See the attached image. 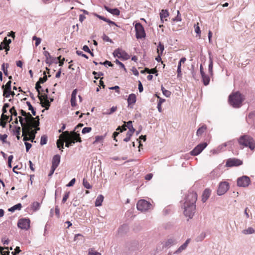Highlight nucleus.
Listing matches in <instances>:
<instances>
[{"instance_id": "obj_14", "label": "nucleus", "mask_w": 255, "mask_h": 255, "mask_svg": "<svg viewBox=\"0 0 255 255\" xmlns=\"http://www.w3.org/2000/svg\"><path fill=\"white\" fill-rule=\"evenodd\" d=\"M18 119L20 124L22 127V132H24L25 129L27 128L28 127L30 126L31 125L29 123H24V121H27L26 118H22L21 116H19Z\"/></svg>"}, {"instance_id": "obj_38", "label": "nucleus", "mask_w": 255, "mask_h": 255, "mask_svg": "<svg viewBox=\"0 0 255 255\" xmlns=\"http://www.w3.org/2000/svg\"><path fill=\"white\" fill-rule=\"evenodd\" d=\"M161 90L163 94L166 96V97H170L171 95V92L166 90L163 87H161Z\"/></svg>"}, {"instance_id": "obj_36", "label": "nucleus", "mask_w": 255, "mask_h": 255, "mask_svg": "<svg viewBox=\"0 0 255 255\" xmlns=\"http://www.w3.org/2000/svg\"><path fill=\"white\" fill-rule=\"evenodd\" d=\"M43 75H44V76L43 77H40L39 79V80L37 81L38 83H39L40 84H43L44 83V82H45L47 80V76L46 75V72H44L43 73Z\"/></svg>"}, {"instance_id": "obj_4", "label": "nucleus", "mask_w": 255, "mask_h": 255, "mask_svg": "<svg viewBox=\"0 0 255 255\" xmlns=\"http://www.w3.org/2000/svg\"><path fill=\"white\" fill-rule=\"evenodd\" d=\"M63 136H64V140H69L72 145L76 142H81L79 134L75 131L71 132L68 131H64L59 135V138H63Z\"/></svg>"}, {"instance_id": "obj_58", "label": "nucleus", "mask_w": 255, "mask_h": 255, "mask_svg": "<svg viewBox=\"0 0 255 255\" xmlns=\"http://www.w3.org/2000/svg\"><path fill=\"white\" fill-rule=\"evenodd\" d=\"M99 64H101V65H109L110 67H112L113 66V64L110 61H108V60H106L104 62H101L99 63Z\"/></svg>"}, {"instance_id": "obj_1", "label": "nucleus", "mask_w": 255, "mask_h": 255, "mask_svg": "<svg viewBox=\"0 0 255 255\" xmlns=\"http://www.w3.org/2000/svg\"><path fill=\"white\" fill-rule=\"evenodd\" d=\"M197 199V195L194 192H189L185 197L182 208L184 209V215L189 219H192L194 215Z\"/></svg>"}, {"instance_id": "obj_50", "label": "nucleus", "mask_w": 255, "mask_h": 255, "mask_svg": "<svg viewBox=\"0 0 255 255\" xmlns=\"http://www.w3.org/2000/svg\"><path fill=\"white\" fill-rule=\"evenodd\" d=\"M40 207V204L37 202H34L32 204V209L33 210L36 211L39 209Z\"/></svg>"}, {"instance_id": "obj_21", "label": "nucleus", "mask_w": 255, "mask_h": 255, "mask_svg": "<svg viewBox=\"0 0 255 255\" xmlns=\"http://www.w3.org/2000/svg\"><path fill=\"white\" fill-rule=\"evenodd\" d=\"M136 101V96L134 94H131L128 96V106L131 104H134Z\"/></svg>"}, {"instance_id": "obj_61", "label": "nucleus", "mask_w": 255, "mask_h": 255, "mask_svg": "<svg viewBox=\"0 0 255 255\" xmlns=\"http://www.w3.org/2000/svg\"><path fill=\"white\" fill-rule=\"evenodd\" d=\"M21 252L20 248L19 247H16L14 250V252L11 253L12 255H16V254H19Z\"/></svg>"}, {"instance_id": "obj_62", "label": "nucleus", "mask_w": 255, "mask_h": 255, "mask_svg": "<svg viewBox=\"0 0 255 255\" xmlns=\"http://www.w3.org/2000/svg\"><path fill=\"white\" fill-rule=\"evenodd\" d=\"M9 112L13 116H16L17 115L16 111L15 110V108L14 107H12L10 109Z\"/></svg>"}, {"instance_id": "obj_26", "label": "nucleus", "mask_w": 255, "mask_h": 255, "mask_svg": "<svg viewBox=\"0 0 255 255\" xmlns=\"http://www.w3.org/2000/svg\"><path fill=\"white\" fill-rule=\"evenodd\" d=\"M103 200H104V196L102 195H99L97 197V198L96 200L95 206L97 207L101 206L102 202L103 201Z\"/></svg>"}, {"instance_id": "obj_30", "label": "nucleus", "mask_w": 255, "mask_h": 255, "mask_svg": "<svg viewBox=\"0 0 255 255\" xmlns=\"http://www.w3.org/2000/svg\"><path fill=\"white\" fill-rule=\"evenodd\" d=\"M57 147L61 150V151H63L62 149L64 148L63 145H64V140L63 139L59 138L57 140L56 142Z\"/></svg>"}, {"instance_id": "obj_5", "label": "nucleus", "mask_w": 255, "mask_h": 255, "mask_svg": "<svg viewBox=\"0 0 255 255\" xmlns=\"http://www.w3.org/2000/svg\"><path fill=\"white\" fill-rule=\"evenodd\" d=\"M152 207V205L148 201L145 200H140L138 201L136 204L137 209L141 211H146L150 209Z\"/></svg>"}, {"instance_id": "obj_28", "label": "nucleus", "mask_w": 255, "mask_h": 255, "mask_svg": "<svg viewBox=\"0 0 255 255\" xmlns=\"http://www.w3.org/2000/svg\"><path fill=\"white\" fill-rule=\"evenodd\" d=\"M31 122V123H30L29 124L32 126V128L36 127H38L39 125V117H36L35 118H34V120H32Z\"/></svg>"}, {"instance_id": "obj_43", "label": "nucleus", "mask_w": 255, "mask_h": 255, "mask_svg": "<svg viewBox=\"0 0 255 255\" xmlns=\"http://www.w3.org/2000/svg\"><path fill=\"white\" fill-rule=\"evenodd\" d=\"M105 135L104 136H96L95 137V140L94 141L93 144H95L96 143H97L98 142L102 141L105 137Z\"/></svg>"}, {"instance_id": "obj_51", "label": "nucleus", "mask_w": 255, "mask_h": 255, "mask_svg": "<svg viewBox=\"0 0 255 255\" xmlns=\"http://www.w3.org/2000/svg\"><path fill=\"white\" fill-rule=\"evenodd\" d=\"M92 130V128L90 127H85L82 129V132L83 134L90 132Z\"/></svg>"}, {"instance_id": "obj_12", "label": "nucleus", "mask_w": 255, "mask_h": 255, "mask_svg": "<svg viewBox=\"0 0 255 255\" xmlns=\"http://www.w3.org/2000/svg\"><path fill=\"white\" fill-rule=\"evenodd\" d=\"M37 133L36 130H35L32 129V127L31 125L29 126L27 128L25 129V130L24 131V132H22V135H25L26 134L27 135H28V136L30 137V141L31 142L34 141V139L35 137V134Z\"/></svg>"}, {"instance_id": "obj_48", "label": "nucleus", "mask_w": 255, "mask_h": 255, "mask_svg": "<svg viewBox=\"0 0 255 255\" xmlns=\"http://www.w3.org/2000/svg\"><path fill=\"white\" fill-rule=\"evenodd\" d=\"M11 81H8L5 86L2 85V89H6L10 91L11 90Z\"/></svg>"}, {"instance_id": "obj_63", "label": "nucleus", "mask_w": 255, "mask_h": 255, "mask_svg": "<svg viewBox=\"0 0 255 255\" xmlns=\"http://www.w3.org/2000/svg\"><path fill=\"white\" fill-rule=\"evenodd\" d=\"M20 130H21V128L20 127H15V129L14 130H13L14 134L15 135L20 134Z\"/></svg>"}, {"instance_id": "obj_6", "label": "nucleus", "mask_w": 255, "mask_h": 255, "mask_svg": "<svg viewBox=\"0 0 255 255\" xmlns=\"http://www.w3.org/2000/svg\"><path fill=\"white\" fill-rule=\"evenodd\" d=\"M251 179L247 176H243L237 179V185L241 187H247L251 184Z\"/></svg>"}, {"instance_id": "obj_27", "label": "nucleus", "mask_w": 255, "mask_h": 255, "mask_svg": "<svg viewBox=\"0 0 255 255\" xmlns=\"http://www.w3.org/2000/svg\"><path fill=\"white\" fill-rule=\"evenodd\" d=\"M207 129V126L206 125H203L200 128H199L196 132L197 136H201Z\"/></svg>"}, {"instance_id": "obj_2", "label": "nucleus", "mask_w": 255, "mask_h": 255, "mask_svg": "<svg viewBox=\"0 0 255 255\" xmlns=\"http://www.w3.org/2000/svg\"><path fill=\"white\" fill-rule=\"evenodd\" d=\"M244 100V96L239 92L233 93L229 97L230 105L235 108L241 107Z\"/></svg>"}, {"instance_id": "obj_22", "label": "nucleus", "mask_w": 255, "mask_h": 255, "mask_svg": "<svg viewBox=\"0 0 255 255\" xmlns=\"http://www.w3.org/2000/svg\"><path fill=\"white\" fill-rule=\"evenodd\" d=\"M231 141L228 142L224 143L220 145H219L216 149H213L211 151L213 152L214 154H217L220 152L224 148L226 147L228 145V143H230Z\"/></svg>"}, {"instance_id": "obj_52", "label": "nucleus", "mask_w": 255, "mask_h": 255, "mask_svg": "<svg viewBox=\"0 0 255 255\" xmlns=\"http://www.w3.org/2000/svg\"><path fill=\"white\" fill-rule=\"evenodd\" d=\"M69 195H70L69 192H67L65 193V194L63 197L62 201L63 203H64L67 201V199L68 198V197L69 196Z\"/></svg>"}, {"instance_id": "obj_24", "label": "nucleus", "mask_w": 255, "mask_h": 255, "mask_svg": "<svg viewBox=\"0 0 255 255\" xmlns=\"http://www.w3.org/2000/svg\"><path fill=\"white\" fill-rule=\"evenodd\" d=\"M169 16V13L166 9L161 10L160 12V20L162 22H164V18L167 17Z\"/></svg>"}, {"instance_id": "obj_53", "label": "nucleus", "mask_w": 255, "mask_h": 255, "mask_svg": "<svg viewBox=\"0 0 255 255\" xmlns=\"http://www.w3.org/2000/svg\"><path fill=\"white\" fill-rule=\"evenodd\" d=\"M93 74L95 76V79H98L101 76L103 75V73L102 72H96L95 71L93 72Z\"/></svg>"}, {"instance_id": "obj_3", "label": "nucleus", "mask_w": 255, "mask_h": 255, "mask_svg": "<svg viewBox=\"0 0 255 255\" xmlns=\"http://www.w3.org/2000/svg\"><path fill=\"white\" fill-rule=\"evenodd\" d=\"M238 142L240 145L249 147L252 150L255 148V141L254 138L247 134L241 136L238 139Z\"/></svg>"}, {"instance_id": "obj_44", "label": "nucleus", "mask_w": 255, "mask_h": 255, "mask_svg": "<svg viewBox=\"0 0 255 255\" xmlns=\"http://www.w3.org/2000/svg\"><path fill=\"white\" fill-rule=\"evenodd\" d=\"M83 184L85 188L87 189H91L92 188L91 185L90 184V183L85 179H84L83 181Z\"/></svg>"}, {"instance_id": "obj_47", "label": "nucleus", "mask_w": 255, "mask_h": 255, "mask_svg": "<svg viewBox=\"0 0 255 255\" xmlns=\"http://www.w3.org/2000/svg\"><path fill=\"white\" fill-rule=\"evenodd\" d=\"M47 136L44 135H42L41 137V139H40V144L41 145L46 144L47 143Z\"/></svg>"}, {"instance_id": "obj_8", "label": "nucleus", "mask_w": 255, "mask_h": 255, "mask_svg": "<svg viewBox=\"0 0 255 255\" xmlns=\"http://www.w3.org/2000/svg\"><path fill=\"white\" fill-rule=\"evenodd\" d=\"M135 30L136 31V37L137 39H141L145 36L144 29L140 23H137L135 25Z\"/></svg>"}, {"instance_id": "obj_60", "label": "nucleus", "mask_w": 255, "mask_h": 255, "mask_svg": "<svg viewBox=\"0 0 255 255\" xmlns=\"http://www.w3.org/2000/svg\"><path fill=\"white\" fill-rule=\"evenodd\" d=\"M13 158V155H9L8 157V166L9 168L11 167V162H12Z\"/></svg>"}, {"instance_id": "obj_7", "label": "nucleus", "mask_w": 255, "mask_h": 255, "mask_svg": "<svg viewBox=\"0 0 255 255\" xmlns=\"http://www.w3.org/2000/svg\"><path fill=\"white\" fill-rule=\"evenodd\" d=\"M229 189V183L223 181L220 183L217 190V194L219 196L224 195Z\"/></svg>"}, {"instance_id": "obj_9", "label": "nucleus", "mask_w": 255, "mask_h": 255, "mask_svg": "<svg viewBox=\"0 0 255 255\" xmlns=\"http://www.w3.org/2000/svg\"><path fill=\"white\" fill-rule=\"evenodd\" d=\"M30 222L29 219L22 218L18 220L17 226L21 229L27 230L30 227Z\"/></svg>"}, {"instance_id": "obj_23", "label": "nucleus", "mask_w": 255, "mask_h": 255, "mask_svg": "<svg viewBox=\"0 0 255 255\" xmlns=\"http://www.w3.org/2000/svg\"><path fill=\"white\" fill-rule=\"evenodd\" d=\"M213 61L212 57L211 56L210 54L209 53V64L208 65V71L210 75L212 76L213 74Z\"/></svg>"}, {"instance_id": "obj_20", "label": "nucleus", "mask_w": 255, "mask_h": 255, "mask_svg": "<svg viewBox=\"0 0 255 255\" xmlns=\"http://www.w3.org/2000/svg\"><path fill=\"white\" fill-rule=\"evenodd\" d=\"M126 127H127L128 129V131H132L134 132L135 131V129L133 128L132 124V122L129 121L127 122L126 126H124L123 127V129L121 130V132L124 130H126L127 128Z\"/></svg>"}, {"instance_id": "obj_64", "label": "nucleus", "mask_w": 255, "mask_h": 255, "mask_svg": "<svg viewBox=\"0 0 255 255\" xmlns=\"http://www.w3.org/2000/svg\"><path fill=\"white\" fill-rule=\"evenodd\" d=\"M1 120L5 121L6 122V121L8 120L9 117L7 115H5V113H3L2 112V114L1 116Z\"/></svg>"}, {"instance_id": "obj_10", "label": "nucleus", "mask_w": 255, "mask_h": 255, "mask_svg": "<svg viewBox=\"0 0 255 255\" xmlns=\"http://www.w3.org/2000/svg\"><path fill=\"white\" fill-rule=\"evenodd\" d=\"M113 55L115 57H117L119 58H122L124 59H128L129 58V56L127 53V52L120 48H118L115 50L113 52Z\"/></svg>"}, {"instance_id": "obj_31", "label": "nucleus", "mask_w": 255, "mask_h": 255, "mask_svg": "<svg viewBox=\"0 0 255 255\" xmlns=\"http://www.w3.org/2000/svg\"><path fill=\"white\" fill-rule=\"evenodd\" d=\"M255 232V230L252 227H249L247 229L244 230L242 231L243 234L245 235H249L254 234Z\"/></svg>"}, {"instance_id": "obj_45", "label": "nucleus", "mask_w": 255, "mask_h": 255, "mask_svg": "<svg viewBox=\"0 0 255 255\" xmlns=\"http://www.w3.org/2000/svg\"><path fill=\"white\" fill-rule=\"evenodd\" d=\"M177 16L173 18L172 19V20H173V21H176V22L181 21V15H180L179 11L177 10Z\"/></svg>"}, {"instance_id": "obj_11", "label": "nucleus", "mask_w": 255, "mask_h": 255, "mask_svg": "<svg viewBox=\"0 0 255 255\" xmlns=\"http://www.w3.org/2000/svg\"><path fill=\"white\" fill-rule=\"evenodd\" d=\"M207 145V144L206 142L198 144L190 152L191 155L193 156L198 155L206 147Z\"/></svg>"}, {"instance_id": "obj_56", "label": "nucleus", "mask_w": 255, "mask_h": 255, "mask_svg": "<svg viewBox=\"0 0 255 255\" xmlns=\"http://www.w3.org/2000/svg\"><path fill=\"white\" fill-rule=\"evenodd\" d=\"M76 98L71 97L70 102H71V105L72 107H74L76 106L77 104H76Z\"/></svg>"}, {"instance_id": "obj_29", "label": "nucleus", "mask_w": 255, "mask_h": 255, "mask_svg": "<svg viewBox=\"0 0 255 255\" xmlns=\"http://www.w3.org/2000/svg\"><path fill=\"white\" fill-rule=\"evenodd\" d=\"M22 207V205L20 203L17 204L12 207L8 209L9 212H14V211L18 210H20Z\"/></svg>"}, {"instance_id": "obj_17", "label": "nucleus", "mask_w": 255, "mask_h": 255, "mask_svg": "<svg viewBox=\"0 0 255 255\" xmlns=\"http://www.w3.org/2000/svg\"><path fill=\"white\" fill-rule=\"evenodd\" d=\"M60 162V156L58 154L55 155L52 160V166L57 168Z\"/></svg>"}, {"instance_id": "obj_25", "label": "nucleus", "mask_w": 255, "mask_h": 255, "mask_svg": "<svg viewBox=\"0 0 255 255\" xmlns=\"http://www.w3.org/2000/svg\"><path fill=\"white\" fill-rule=\"evenodd\" d=\"M202 81L205 86H207L209 84L210 78L208 75L204 74L201 75Z\"/></svg>"}, {"instance_id": "obj_15", "label": "nucleus", "mask_w": 255, "mask_h": 255, "mask_svg": "<svg viewBox=\"0 0 255 255\" xmlns=\"http://www.w3.org/2000/svg\"><path fill=\"white\" fill-rule=\"evenodd\" d=\"M38 99L40 101V104L42 107H44L46 110H48L50 106V103L49 102L48 99L43 100L42 99V96L40 95H38Z\"/></svg>"}, {"instance_id": "obj_42", "label": "nucleus", "mask_w": 255, "mask_h": 255, "mask_svg": "<svg viewBox=\"0 0 255 255\" xmlns=\"http://www.w3.org/2000/svg\"><path fill=\"white\" fill-rule=\"evenodd\" d=\"M25 118L27 119V121H26L27 123H30V121L34 120V118L32 116V115L29 113H27V115L26 117H25Z\"/></svg>"}, {"instance_id": "obj_54", "label": "nucleus", "mask_w": 255, "mask_h": 255, "mask_svg": "<svg viewBox=\"0 0 255 255\" xmlns=\"http://www.w3.org/2000/svg\"><path fill=\"white\" fill-rule=\"evenodd\" d=\"M7 137V135L6 134H0V140H1L3 143L6 142V139Z\"/></svg>"}, {"instance_id": "obj_40", "label": "nucleus", "mask_w": 255, "mask_h": 255, "mask_svg": "<svg viewBox=\"0 0 255 255\" xmlns=\"http://www.w3.org/2000/svg\"><path fill=\"white\" fill-rule=\"evenodd\" d=\"M3 96L6 98H8L10 95H11V90H10L9 91L8 90H7L6 89H3Z\"/></svg>"}, {"instance_id": "obj_18", "label": "nucleus", "mask_w": 255, "mask_h": 255, "mask_svg": "<svg viewBox=\"0 0 255 255\" xmlns=\"http://www.w3.org/2000/svg\"><path fill=\"white\" fill-rule=\"evenodd\" d=\"M105 9L108 11L109 12L115 15H119L120 13V11L118 8H110L107 6H104Z\"/></svg>"}, {"instance_id": "obj_19", "label": "nucleus", "mask_w": 255, "mask_h": 255, "mask_svg": "<svg viewBox=\"0 0 255 255\" xmlns=\"http://www.w3.org/2000/svg\"><path fill=\"white\" fill-rule=\"evenodd\" d=\"M211 191L209 189H206L202 195V201L205 202L210 196Z\"/></svg>"}, {"instance_id": "obj_46", "label": "nucleus", "mask_w": 255, "mask_h": 255, "mask_svg": "<svg viewBox=\"0 0 255 255\" xmlns=\"http://www.w3.org/2000/svg\"><path fill=\"white\" fill-rule=\"evenodd\" d=\"M145 70L146 71H147V72L148 73H149V74H156V76L157 75V70L155 68H152V69H149L148 68H145Z\"/></svg>"}, {"instance_id": "obj_49", "label": "nucleus", "mask_w": 255, "mask_h": 255, "mask_svg": "<svg viewBox=\"0 0 255 255\" xmlns=\"http://www.w3.org/2000/svg\"><path fill=\"white\" fill-rule=\"evenodd\" d=\"M88 255H101V254L97 252H94L93 249H90Z\"/></svg>"}, {"instance_id": "obj_35", "label": "nucleus", "mask_w": 255, "mask_h": 255, "mask_svg": "<svg viewBox=\"0 0 255 255\" xmlns=\"http://www.w3.org/2000/svg\"><path fill=\"white\" fill-rule=\"evenodd\" d=\"M8 66H9L8 64H7V63H6V64L3 63L2 65H1L2 70L3 71L4 74L5 76H7V74H8L7 68L8 67Z\"/></svg>"}, {"instance_id": "obj_32", "label": "nucleus", "mask_w": 255, "mask_h": 255, "mask_svg": "<svg viewBox=\"0 0 255 255\" xmlns=\"http://www.w3.org/2000/svg\"><path fill=\"white\" fill-rule=\"evenodd\" d=\"M176 243V240L173 238L169 239L165 243L166 247H170L172 245L175 244Z\"/></svg>"}, {"instance_id": "obj_59", "label": "nucleus", "mask_w": 255, "mask_h": 255, "mask_svg": "<svg viewBox=\"0 0 255 255\" xmlns=\"http://www.w3.org/2000/svg\"><path fill=\"white\" fill-rule=\"evenodd\" d=\"M4 45H9V44L11 42V40L10 39H7V37H5L3 41L2 42Z\"/></svg>"}, {"instance_id": "obj_33", "label": "nucleus", "mask_w": 255, "mask_h": 255, "mask_svg": "<svg viewBox=\"0 0 255 255\" xmlns=\"http://www.w3.org/2000/svg\"><path fill=\"white\" fill-rule=\"evenodd\" d=\"M164 49V47L163 44H162L161 42H159L157 49L158 54H159V55H162Z\"/></svg>"}, {"instance_id": "obj_16", "label": "nucleus", "mask_w": 255, "mask_h": 255, "mask_svg": "<svg viewBox=\"0 0 255 255\" xmlns=\"http://www.w3.org/2000/svg\"><path fill=\"white\" fill-rule=\"evenodd\" d=\"M190 239H188L175 252L174 254H179L183 251L185 250L187 247L189 243L190 242Z\"/></svg>"}, {"instance_id": "obj_55", "label": "nucleus", "mask_w": 255, "mask_h": 255, "mask_svg": "<svg viewBox=\"0 0 255 255\" xmlns=\"http://www.w3.org/2000/svg\"><path fill=\"white\" fill-rule=\"evenodd\" d=\"M41 88V86H40V84L37 82L35 84V89L37 92L38 93V95H40V89Z\"/></svg>"}, {"instance_id": "obj_37", "label": "nucleus", "mask_w": 255, "mask_h": 255, "mask_svg": "<svg viewBox=\"0 0 255 255\" xmlns=\"http://www.w3.org/2000/svg\"><path fill=\"white\" fill-rule=\"evenodd\" d=\"M26 105L28 107V110L31 111V113H32L33 116H35L36 115V112L34 110L33 107L32 106V105L30 104V103L29 102H26Z\"/></svg>"}, {"instance_id": "obj_41", "label": "nucleus", "mask_w": 255, "mask_h": 255, "mask_svg": "<svg viewBox=\"0 0 255 255\" xmlns=\"http://www.w3.org/2000/svg\"><path fill=\"white\" fill-rule=\"evenodd\" d=\"M206 237V233L202 232L199 236L196 238L197 242L202 241Z\"/></svg>"}, {"instance_id": "obj_57", "label": "nucleus", "mask_w": 255, "mask_h": 255, "mask_svg": "<svg viewBox=\"0 0 255 255\" xmlns=\"http://www.w3.org/2000/svg\"><path fill=\"white\" fill-rule=\"evenodd\" d=\"M255 117V111L249 113L248 115V117L247 118V121H248L249 119H252Z\"/></svg>"}, {"instance_id": "obj_39", "label": "nucleus", "mask_w": 255, "mask_h": 255, "mask_svg": "<svg viewBox=\"0 0 255 255\" xmlns=\"http://www.w3.org/2000/svg\"><path fill=\"white\" fill-rule=\"evenodd\" d=\"M133 133V132L130 131H128L127 133L126 137L124 139V141H125L126 142L130 140V137L132 136Z\"/></svg>"}, {"instance_id": "obj_34", "label": "nucleus", "mask_w": 255, "mask_h": 255, "mask_svg": "<svg viewBox=\"0 0 255 255\" xmlns=\"http://www.w3.org/2000/svg\"><path fill=\"white\" fill-rule=\"evenodd\" d=\"M43 55L45 56L46 58V63L50 64V59H52V57L50 55V53L47 51H44L43 52Z\"/></svg>"}, {"instance_id": "obj_13", "label": "nucleus", "mask_w": 255, "mask_h": 255, "mask_svg": "<svg viewBox=\"0 0 255 255\" xmlns=\"http://www.w3.org/2000/svg\"><path fill=\"white\" fill-rule=\"evenodd\" d=\"M243 164V162L240 159L236 158H229L227 160L226 166L227 167H233L241 165Z\"/></svg>"}]
</instances>
